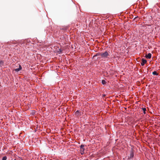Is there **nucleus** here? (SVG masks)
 Here are the masks:
<instances>
[{"label": "nucleus", "instance_id": "f257e3e1", "mask_svg": "<svg viewBox=\"0 0 160 160\" xmlns=\"http://www.w3.org/2000/svg\"><path fill=\"white\" fill-rule=\"evenodd\" d=\"M110 54V52L105 51L104 52H101V56L102 58H107L109 56Z\"/></svg>", "mask_w": 160, "mask_h": 160}, {"label": "nucleus", "instance_id": "f03ea898", "mask_svg": "<svg viewBox=\"0 0 160 160\" xmlns=\"http://www.w3.org/2000/svg\"><path fill=\"white\" fill-rule=\"evenodd\" d=\"M84 145H81L80 146V151L81 152V153L82 154H83L84 152Z\"/></svg>", "mask_w": 160, "mask_h": 160}, {"label": "nucleus", "instance_id": "7ed1b4c3", "mask_svg": "<svg viewBox=\"0 0 160 160\" xmlns=\"http://www.w3.org/2000/svg\"><path fill=\"white\" fill-rule=\"evenodd\" d=\"M147 62V61L144 58L142 59V62L141 65L142 66H143Z\"/></svg>", "mask_w": 160, "mask_h": 160}, {"label": "nucleus", "instance_id": "20e7f679", "mask_svg": "<svg viewBox=\"0 0 160 160\" xmlns=\"http://www.w3.org/2000/svg\"><path fill=\"white\" fill-rule=\"evenodd\" d=\"M22 69V67L20 65H19V68L14 69V71L16 72H18Z\"/></svg>", "mask_w": 160, "mask_h": 160}, {"label": "nucleus", "instance_id": "39448f33", "mask_svg": "<svg viewBox=\"0 0 160 160\" xmlns=\"http://www.w3.org/2000/svg\"><path fill=\"white\" fill-rule=\"evenodd\" d=\"M152 56V54L150 53H148L145 56V57L147 58L150 59L151 58Z\"/></svg>", "mask_w": 160, "mask_h": 160}, {"label": "nucleus", "instance_id": "423d86ee", "mask_svg": "<svg viewBox=\"0 0 160 160\" xmlns=\"http://www.w3.org/2000/svg\"><path fill=\"white\" fill-rule=\"evenodd\" d=\"M75 115L77 116H79L81 115V114L80 113L79 111L78 110H77L76 112H75Z\"/></svg>", "mask_w": 160, "mask_h": 160}, {"label": "nucleus", "instance_id": "0eeeda50", "mask_svg": "<svg viewBox=\"0 0 160 160\" xmlns=\"http://www.w3.org/2000/svg\"><path fill=\"white\" fill-rule=\"evenodd\" d=\"M152 74L156 76H158V74L155 71H154L152 72Z\"/></svg>", "mask_w": 160, "mask_h": 160}, {"label": "nucleus", "instance_id": "6e6552de", "mask_svg": "<svg viewBox=\"0 0 160 160\" xmlns=\"http://www.w3.org/2000/svg\"><path fill=\"white\" fill-rule=\"evenodd\" d=\"M101 52L100 53H98L96 55L94 56L93 57H95L98 56H101Z\"/></svg>", "mask_w": 160, "mask_h": 160}, {"label": "nucleus", "instance_id": "1a4fd4ad", "mask_svg": "<svg viewBox=\"0 0 160 160\" xmlns=\"http://www.w3.org/2000/svg\"><path fill=\"white\" fill-rule=\"evenodd\" d=\"M102 84L104 85L106 83V82L104 80H103L102 81Z\"/></svg>", "mask_w": 160, "mask_h": 160}, {"label": "nucleus", "instance_id": "9d476101", "mask_svg": "<svg viewBox=\"0 0 160 160\" xmlns=\"http://www.w3.org/2000/svg\"><path fill=\"white\" fill-rule=\"evenodd\" d=\"M142 110L143 111V113L144 114H146V108H142Z\"/></svg>", "mask_w": 160, "mask_h": 160}, {"label": "nucleus", "instance_id": "9b49d317", "mask_svg": "<svg viewBox=\"0 0 160 160\" xmlns=\"http://www.w3.org/2000/svg\"><path fill=\"white\" fill-rule=\"evenodd\" d=\"M3 64V62L2 61H0V67H1L2 65Z\"/></svg>", "mask_w": 160, "mask_h": 160}, {"label": "nucleus", "instance_id": "f8f14e48", "mask_svg": "<svg viewBox=\"0 0 160 160\" xmlns=\"http://www.w3.org/2000/svg\"><path fill=\"white\" fill-rule=\"evenodd\" d=\"M7 159V158L6 156H4L2 158V160H6Z\"/></svg>", "mask_w": 160, "mask_h": 160}, {"label": "nucleus", "instance_id": "ddd939ff", "mask_svg": "<svg viewBox=\"0 0 160 160\" xmlns=\"http://www.w3.org/2000/svg\"><path fill=\"white\" fill-rule=\"evenodd\" d=\"M133 153H132V152L131 153L130 155V158H132L133 157Z\"/></svg>", "mask_w": 160, "mask_h": 160}, {"label": "nucleus", "instance_id": "4468645a", "mask_svg": "<svg viewBox=\"0 0 160 160\" xmlns=\"http://www.w3.org/2000/svg\"><path fill=\"white\" fill-rule=\"evenodd\" d=\"M14 160H16V159H14Z\"/></svg>", "mask_w": 160, "mask_h": 160}]
</instances>
